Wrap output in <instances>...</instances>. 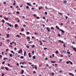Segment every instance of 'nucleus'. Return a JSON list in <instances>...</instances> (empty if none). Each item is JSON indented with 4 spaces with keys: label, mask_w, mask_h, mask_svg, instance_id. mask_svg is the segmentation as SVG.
Returning a JSON list of instances; mask_svg holds the SVG:
<instances>
[{
    "label": "nucleus",
    "mask_w": 76,
    "mask_h": 76,
    "mask_svg": "<svg viewBox=\"0 0 76 76\" xmlns=\"http://www.w3.org/2000/svg\"><path fill=\"white\" fill-rule=\"evenodd\" d=\"M22 52H23V51H22V50L21 49L18 51V54H20V53H22Z\"/></svg>",
    "instance_id": "nucleus-1"
},
{
    "label": "nucleus",
    "mask_w": 76,
    "mask_h": 76,
    "mask_svg": "<svg viewBox=\"0 0 76 76\" xmlns=\"http://www.w3.org/2000/svg\"><path fill=\"white\" fill-rule=\"evenodd\" d=\"M28 57H29V58H31L32 57V56H31V55L30 53H28Z\"/></svg>",
    "instance_id": "nucleus-2"
},
{
    "label": "nucleus",
    "mask_w": 76,
    "mask_h": 76,
    "mask_svg": "<svg viewBox=\"0 0 76 76\" xmlns=\"http://www.w3.org/2000/svg\"><path fill=\"white\" fill-rule=\"evenodd\" d=\"M59 31H61V32H62V33H64V32H65L64 31H63V30L60 29Z\"/></svg>",
    "instance_id": "nucleus-3"
},
{
    "label": "nucleus",
    "mask_w": 76,
    "mask_h": 76,
    "mask_svg": "<svg viewBox=\"0 0 76 76\" xmlns=\"http://www.w3.org/2000/svg\"><path fill=\"white\" fill-rule=\"evenodd\" d=\"M4 19H5V20H8V18H7L5 17H4Z\"/></svg>",
    "instance_id": "nucleus-4"
},
{
    "label": "nucleus",
    "mask_w": 76,
    "mask_h": 76,
    "mask_svg": "<svg viewBox=\"0 0 76 76\" xmlns=\"http://www.w3.org/2000/svg\"><path fill=\"white\" fill-rule=\"evenodd\" d=\"M15 54H16L17 55L16 56V57H18V58L20 57V55H18L17 54V53H16Z\"/></svg>",
    "instance_id": "nucleus-5"
},
{
    "label": "nucleus",
    "mask_w": 76,
    "mask_h": 76,
    "mask_svg": "<svg viewBox=\"0 0 76 76\" xmlns=\"http://www.w3.org/2000/svg\"><path fill=\"white\" fill-rule=\"evenodd\" d=\"M27 5H28V6H32V4H31L29 3L28 2L27 3Z\"/></svg>",
    "instance_id": "nucleus-6"
},
{
    "label": "nucleus",
    "mask_w": 76,
    "mask_h": 76,
    "mask_svg": "<svg viewBox=\"0 0 76 76\" xmlns=\"http://www.w3.org/2000/svg\"><path fill=\"white\" fill-rule=\"evenodd\" d=\"M13 5H14V6H15V5H16V1L14 0V3H13Z\"/></svg>",
    "instance_id": "nucleus-7"
},
{
    "label": "nucleus",
    "mask_w": 76,
    "mask_h": 76,
    "mask_svg": "<svg viewBox=\"0 0 76 76\" xmlns=\"http://www.w3.org/2000/svg\"><path fill=\"white\" fill-rule=\"evenodd\" d=\"M26 54V51H24V56H25Z\"/></svg>",
    "instance_id": "nucleus-8"
},
{
    "label": "nucleus",
    "mask_w": 76,
    "mask_h": 76,
    "mask_svg": "<svg viewBox=\"0 0 76 76\" xmlns=\"http://www.w3.org/2000/svg\"><path fill=\"white\" fill-rule=\"evenodd\" d=\"M5 69L6 70H7L8 71H9V68L8 67H7L6 66L5 67Z\"/></svg>",
    "instance_id": "nucleus-9"
},
{
    "label": "nucleus",
    "mask_w": 76,
    "mask_h": 76,
    "mask_svg": "<svg viewBox=\"0 0 76 76\" xmlns=\"http://www.w3.org/2000/svg\"><path fill=\"white\" fill-rule=\"evenodd\" d=\"M43 9V7L42 6H41L40 7H39V10H41V9Z\"/></svg>",
    "instance_id": "nucleus-10"
},
{
    "label": "nucleus",
    "mask_w": 76,
    "mask_h": 76,
    "mask_svg": "<svg viewBox=\"0 0 76 76\" xmlns=\"http://www.w3.org/2000/svg\"><path fill=\"white\" fill-rule=\"evenodd\" d=\"M18 25L17 24H15V28H17V27H18Z\"/></svg>",
    "instance_id": "nucleus-11"
},
{
    "label": "nucleus",
    "mask_w": 76,
    "mask_h": 76,
    "mask_svg": "<svg viewBox=\"0 0 76 76\" xmlns=\"http://www.w3.org/2000/svg\"><path fill=\"white\" fill-rule=\"evenodd\" d=\"M56 28H57V29H58V30H59L60 29V28L58 27L57 26H56Z\"/></svg>",
    "instance_id": "nucleus-12"
},
{
    "label": "nucleus",
    "mask_w": 76,
    "mask_h": 76,
    "mask_svg": "<svg viewBox=\"0 0 76 76\" xmlns=\"http://www.w3.org/2000/svg\"><path fill=\"white\" fill-rule=\"evenodd\" d=\"M59 41L60 42H61V43H64V42H63V41H61V40H59Z\"/></svg>",
    "instance_id": "nucleus-13"
},
{
    "label": "nucleus",
    "mask_w": 76,
    "mask_h": 76,
    "mask_svg": "<svg viewBox=\"0 0 76 76\" xmlns=\"http://www.w3.org/2000/svg\"><path fill=\"white\" fill-rule=\"evenodd\" d=\"M26 64V63L25 61H24L22 63V64Z\"/></svg>",
    "instance_id": "nucleus-14"
},
{
    "label": "nucleus",
    "mask_w": 76,
    "mask_h": 76,
    "mask_svg": "<svg viewBox=\"0 0 76 76\" xmlns=\"http://www.w3.org/2000/svg\"><path fill=\"white\" fill-rule=\"evenodd\" d=\"M23 73H24V70L22 69V70L21 75H23Z\"/></svg>",
    "instance_id": "nucleus-15"
},
{
    "label": "nucleus",
    "mask_w": 76,
    "mask_h": 76,
    "mask_svg": "<svg viewBox=\"0 0 76 76\" xmlns=\"http://www.w3.org/2000/svg\"><path fill=\"white\" fill-rule=\"evenodd\" d=\"M39 42H40V45H42V43L41 42V41L40 40L39 41Z\"/></svg>",
    "instance_id": "nucleus-16"
},
{
    "label": "nucleus",
    "mask_w": 76,
    "mask_h": 76,
    "mask_svg": "<svg viewBox=\"0 0 76 76\" xmlns=\"http://www.w3.org/2000/svg\"><path fill=\"white\" fill-rule=\"evenodd\" d=\"M1 22H3V23H4L5 22V21H4V20H3V19H2V20H1Z\"/></svg>",
    "instance_id": "nucleus-17"
},
{
    "label": "nucleus",
    "mask_w": 76,
    "mask_h": 76,
    "mask_svg": "<svg viewBox=\"0 0 76 76\" xmlns=\"http://www.w3.org/2000/svg\"><path fill=\"white\" fill-rule=\"evenodd\" d=\"M4 69V66H3V67H1V70H3V69Z\"/></svg>",
    "instance_id": "nucleus-18"
},
{
    "label": "nucleus",
    "mask_w": 76,
    "mask_h": 76,
    "mask_svg": "<svg viewBox=\"0 0 76 76\" xmlns=\"http://www.w3.org/2000/svg\"><path fill=\"white\" fill-rule=\"evenodd\" d=\"M33 59H35L36 58V56H33Z\"/></svg>",
    "instance_id": "nucleus-19"
},
{
    "label": "nucleus",
    "mask_w": 76,
    "mask_h": 76,
    "mask_svg": "<svg viewBox=\"0 0 76 76\" xmlns=\"http://www.w3.org/2000/svg\"><path fill=\"white\" fill-rule=\"evenodd\" d=\"M7 38H9V34H7Z\"/></svg>",
    "instance_id": "nucleus-20"
},
{
    "label": "nucleus",
    "mask_w": 76,
    "mask_h": 76,
    "mask_svg": "<svg viewBox=\"0 0 76 76\" xmlns=\"http://www.w3.org/2000/svg\"><path fill=\"white\" fill-rule=\"evenodd\" d=\"M69 75L70 76H71V75H72V76H74V75H73V74H72V73H69Z\"/></svg>",
    "instance_id": "nucleus-21"
},
{
    "label": "nucleus",
    "mask_w": 76,
    "mask_h": 76,
    "mask_svg": "<svg viewBox=\"0 0 76 76\" xmlns=\"http://www.w3.org/2000/svg\"><path fill=\"white\" fill-rule=\"evenodd\" d=\"M17 37H18V38H20V36L19 35H17L16 36Z\"/></svg>",
    "instance_id": "nucleus-22"
},
{
    "label": "nucleus",
    "mask_w": 76,
    "mask_h": 76,
    "mask_svg": "<svg viewBox=\"0 0 76 76\" xmlns=\"http://www.w3.org/2000/svg\"><path fill=\"white\" fill-rule=\"evenodd\" d=\"M10 56L11 57H13V55L12 54H10Z\"/></svg>",
    "instance_id": "nucleus-23"
},
{
    "label": "nucleus",
    "mask_w": 76,
    "mask_h": 76,
    "mask_svg": "<svg viewBox=\"0 0 76 76\" xmlns=\"http://www.w3.org/2000/svg\"><path fill=\"white\" fill-rule=\"evenodd\" d=\"M51 63H56V61H51Z\"/></svg>",
    "instance_id": "nucleus-24"
},
{
    "label": "nucleus",
    "mask_w": 76,
    "mask_h": 76,
    "mask_svg": "<svg viewBox=\"0 0 76 76\" xmlns=\"http://www.w3.org/2000/svg\"><path fill=\"white\" fill-rule=\"evenodd\" d=\"M64 3H67V1L64 0L63 1Z\"/></svg>",
    "instance_id": "nucleus-25"
},
{
    "label": "nucleus",
    "mask_w": 76,
    "mask_h": 76,
    "mask_svg": "<svg viewBox=\"0 0 76 76\" xmlns=\"http://www.w3.org/2000/svg\"><path fill=\"white\" fill-rule=\"evenodd\" d=\"M20 31L21 32H23L24 31V30H23V29L21 28L20 29Z\"/></svg>",
    "instance_id": "nucleus-26"
},
{
    "label": "nucleus",
    "mask_w": 76,
    "mask_h": 76,
    "mask_svg": "<svg viewBox=\"0 0 76 76\" xmlns=\"http://www.w3.org/2000/svg\"><path fill=\"white\" fill-rule=\"evenodd\" d=\"M11 52L12 53H13V54H15V52H13V50H11Z\"/></svg>",
    "instance_id": "nucleus-27"
},
{
    "label": "nucleus",
    "mask_w": 76,
    "mask_h": 76,
    "mask_svg": "<svg viewBox=\"0 0 76 76\" xmlns=\"http://www.w3.org/2000/svg\"><path fill=\"white\" fill-rule=\"evenodd\" d=\"M26 34L27 35H29V34H30V33L29 32L27 31L26 32Z\"/></svg>",
    "instance_id": "nucleus-28"
},
{
    "label": "nucleus",
    "mask_w": 76,
    "mask_h": 76,
    "mask_svg": "<svg viewBox=\"0 0 76 76\" xmlns=\"http://www.w3.org/2000/svg\"><path fill=\"white\" fill-rule=\"evenodd\" d=\"M73 50H75V51L76 52V48L75 47H74V48L73 49Z\"/></svg>",
    "instance_id": "nucleus-29"
},
{
    "label": "nucleus",
    "mask_w": 76,
    "mask_h": 76,
    "mask_svg": "<svg viewBox=\"0 0 76 76\" xmlns=\"http://www.w3.org/2000/svg\"><path fill=\"white\" fill-rule=\"evenodd\" d=\"M27 39H30V37L29 36H28L26 37Z\"/></svg>",
    "instance_id": "nucleus-30"
},
{
    "label": "nucleus",
    "mask_w": 76,
    "mask_h": 76,
    "mask_svg": "<svg viewBox=\"0 0 76 76\" xmlns=\"http://www.w3.org/2000/svg\"><path fill=\"white\" fill-rule=\"evenodd\" d=\"M7 59H8V58H4V60H7Z\"/></svg>",
    "instance_id": "nucleus-31"
},
{
    "label": "nucleus",
    "mask_w": 76,
    "mask_h": 76,
    "mask_svg": "<svg viewBox=\"0 0 76 76\" xmlns=\"http://www.w3.org/2000/svg\"><path fill=\"white\" fill-rule=\"evenodd\" d=\"M69 62L71 64H72V65L73 64V63H72V62H71V61H69Z\"/></svg>",
    "instance_id": "nucleus-32"
},
{
    "label": "nucleus",
    "mask_w": 76,
    "mask_h": 76,
    "mask_svg": "<svg viewBox=\"0 0 76 76\" xmlns=\"http://www.w3.org/2000/svg\"><path fill=\"white\" fill-rule=\"evenodd\" d=\"M56 54H58V51H56Z\"/></svg>",
    "instance_id": "nucleus-33"
},
{
    "label": "nucleus",
    "mask_w": 76,
    "mask_h": 76,
    "mask_svg": "<svg viewBox=\"0 0 76 76\" xmlns=\"http://www.w3.org/2000/svg\"><path fill=\"white\" fill-rule=\"evenodd\" d=\"M23 4H21L20 6V7H23Z\"/></svg>",
    "instance_id": "nucleus-34"
},
{
    "label": "nucleus",
    "mask_w": 76,
    "mask_h": 76,
    "mask_svg": "<svg viewBox=\"0 0 76 76\" xmlns=\"http://www.w3.org/2000/svg\"><path fill=\"white\" fill-rule=\"evenodd\" d=\"M40 19V18H39V17H37V19Z\"/></svg>",
    "instance_id": "nucleus-35"
},
{
    "label": "nucleus",
    "mask_w": 76,
    "mask_h": 76,
    "mask_svg": "<svg viewBox=\"0 0 76 76\" xmlns=\"http://www.w3.org/2000/svg\"><path fill=\"white\" fill-rule=\"evenodd\" d=\"M63 46H64V47H66V44L65 43H64V45H63Z\"/></svg>",
    "instance_id": "nucleus-36"
},
{
    "label": "nucleus",
    "mask_w": 76,
    "mask_h": 76,
    "mask_svg": "<svg viewBox=\"0 0 76 76\" xmlns=\"http://www.w3.org/2000/svg\"><path fill=\"white\" fill-rule=\"evenodd\" d=\"M20 58H24V57L23 56H21L20 57Z\"/></svg>",
    "instance_id": "nucleus-37"
},
{
    "label": "nucleus",
    "mask_w": 76,
    "mask_h": 76,
    "mask_svg": "<svg viewBox=\"0 0 76 76\" xmlns=\"http://www.w3.org/2000/svg\"><path fill=\"white\" fill-rule=\"evenodd\" d=\"M34 68H35V69H36V70H37V69H38V68L35 66H34Z\"/></svg>",
    "instance_id": "nucleus-38"
},
{
    "label": "nucleus",
    "mask_w": 76,
    "mask_h": 76,
    "mask_svg": "<svg viewBox=\"0 0 76 76\" xmlns=\"http://www.w3.org/2000/svg\"><path fill=\"white\" fill-rule=\"evenodd\" d=\"M58 37H60L61 36V35H60V34H58Z\"/></svg>",
    "instance_id": "nucleus-39"
},
{
    "label": "nucleus",
    "mask_w": 76,
    "mask_h": 76,
    "mask_svg": "<svg viewBox=\"0 0 76 76\" xmlns=\"http://www.w3.org/2000/svg\"><path fill=\"white\" fill-rule=\"evenodd\" d=\"M44 50H47V48H44Z\"/></svg>",
    "instance_id": "nucleus-40"
},
{
    "label": "nucleus",
    "mask_w": 76,
    "mask_h": 76,
    "mask_svg": "<svg viewBox=\"0 0 76 76\" xmlns=\"http://www.w3.org/2000/svg\"><path fill=\"white\" fill-rule=\"evenodd\" d=\"M45 13L46 15H47V12H45Z\"/></svg>",
    "instance_id": "nucleus-41"
},
{
    "label": "nucleus",
    "mask_w": 76,
    "mask_h": 76,
    "mask_svg": "<svg viewBox=\"0 0 76 76\" xmlns=\"http://www.w3.org/2000/svg\"><path fill=\"white\" fill-rule=\"evenodd\" d=\"M67 53H68L69 54H70V52L67 51Z\"/></svg>",
    "instance_id": "nucleus-42"
},
{
    "label": "nucleus",
    "mask_w": 76,
    "mask_h": 76,
    "mask_svg": "<svg viewBox=\"0 0 76 76\" xmlns=\"http://www.w3.org/2000/svg\"><path fill=\"white\" fill-rule=\"evenodd\" d=\"M29 7L28 6H26V9H29Z\"/></svg>",
    "instance_id": "nucleus-43"
},
{
    "label": "nucleus",
    "mask_w": 76,
    "mask_h": 76,
    "mask_svg": "<svg viewBox=\"0 0 76 76\" xmlns=\"http://www.w3.org/2000/svg\"><path fill=\"white\" fill-rule=\"evenodd\" d=\"M17 14H19V11H17L16 12Z\"/></svg>",
    "instance_id": "nucleus-44"
},
{
    "label": "nucleus",
    "mask_w": 76,
    "mask_h": 76,
    "mask_svg": "<svg viewBox=\"0 0 76 76\" xmlns=\"http://www.w3.org/2000/svg\"><path fill=\"white\" fill-rule=\"evenodd\" d=\"M5 63V62L3 61L2 62V64H4Z\"/></svg>",
    "instance_id": "nucleus-45"
},
{
    "label": "nucleus",
    "mask_w": 76,
    "mask_h": 76,
    "mask_svg": "<svg viewBox=\"0 0 76 76\" xmlns=\"http://www.w3.org/2000/svg\"><path fill=\"white\" fill-rule=\"evenodd\" d=\"M2 76H4V73H2Z\"/></svg>",
    "instance_id": "nucleus-46"
},
{
    "label": "nucleus",
    "mask_w": 76,
    "mask_h": 76,
    "mask_svg": "<svg viewBox=\"0 0 76 76\" xmlns=\"http://www.w3.org/2000/svg\"><path fill=\"white\" fill-rule=\"evenodd\" d=\"M35 47V45H32V48H34Z\"/></svg>",
    "instance_id": "nucleus-47"
},
{
    "label": "nucleus",
    "mask_w": 76,
    "mask_h": 76,
    "mask_svg": "<svg viewBox=\"0 0 76 76\" xmlns=\"http://www.w3.org/2000/svg\"><path fill=\"white\" fill-rule=\"evenodd\" d=\"M60 57H63V55H61Z\"/></svg>",
    "instance_id": "nucleus-48"
},
{
    "label": "nucleus",
    "mask_w": 76,
    "mask_h": 76,
    "mask_svg": "<svg viewBox=\"0 0 76 76\" xmlns=\"http://www.w3.org/2000/svg\"><path fill=\"white\" fill-rule=\"evenodd\" d=\"M69 63H70L69 62V61L66 62V64H69Z\"/></svg>",
    "instance_id": "nucleus-49"
},
{
    "label": "nucleus",
    "mask_w": 76,
    "mask_h": 76,
    "mask_svg": "<svg viewBox=\"0 0 76 76\" xmlns=\"http://www.w3.org/2000/svg\"><path fill=\"white\" fill-rule=\"evenodd\" d=\"M58 14L61 16L62 15V14H61V12L59 13Z\"/></svg>",
    "instance_id": "nucleus-50"
},
{
    "label": "nucleus",
    "mask_w": 76,
    "mask_h": 76,
    "mask_svg": "<svg viewBox=\"0 0 76 76\" xmlns=\"http://www.w3.org/2000/svg\"><path fill=\"white\" fill-rule=\"evenodd\" d=\"M51 29H52V30L54 29V27H51Z\"/></svg>",
    "instance_id": "nucleus-51"
},
{
    "label": "nucleus",
    "mask_w": 76,
    "mask_h": 76,
    "mask_svg": "<svg viewBox=\"0 0 76 76\" xmlns=\"http://www.w3.org/2000/svg\"><path fill=\"white\" fill-rule=\"evenodd\" d=\"M45 9H48V7H47V6L45 7Z\"/></svg>",
    "instance_id": "nucleus-52"
},
{
    "label": "nucleus",
    "mask_w": 76,
    "mask_h": 76,
    "mask_svg": "<svg viewBox=\"0 0 76 76\" xmlns=\"http://www.w3.org/2000/svg\"><path fill=\"white\" fill-rule=\"evenodd\" d=\"M52 75L53 76H54V73L53 72H52Z\"/></svg>",
    "instance_id": "nucleus-53"
},
{
    "label": "nucleus",
    "mask_w": 76,
    "mask_h": 76,
    "mask_svg": "<svg viewBox=\"0 0 76 76\" xmlns=\"http://www.w3.org/2000/svg\"><path fill=\"white\" fill-rule=\"evenodd\" d=\"M48 19H47L46 20V22L48 23Z\"/></svg>",
    "instance_id": "nucleus-54"
},
{
    "label": "nucleus",
    "mask_w": 76,
    "mask_h": 76,
    "mask_svg": "<svg viewBox=\"0 0 76 76\" xmlns=\"http://www.w3.org/2000/svg\"><path fill=\"white\" fill-rule=\"evenodd\" d=\"M72 43L73 44H75V42H72Z\"/></svg>",
    "instance_id": "nucleus-55"
},
{
    "label": "nucleus",
    "mask_w": 76,
    "mask_h": 76,
    "mask_svg": "<svg viewBox=\"0 0 76 76\" xmlns=\"http://www.w3.org/2000/svg\"><path fill=\"white\" fill-rule=\"evenodd\" d=\"M32 54H34V53H35V52L34 51H33L32 52Z\"/></svg>",
    "instance_id": "nucleus-56"
},
{
    "label": "nucleus",
    "mask_w": 76,
    "mask_h": 76,
    "mask_svg": "<svg viewBox=\"0 0 76 76\" xmlns=\"http://www.w3.org/2000/svg\"><path fill=\"white\" fill-rule=\"evenodd\" d=\"M32 43V41H30L28 42V44H31Z\"/></svg>",
    "instance_id": "nucleus-57"
},
{
    "label": "nucleus",
    "mask_w": 76,
    "mask_h": 76,
    "mask_svg": "<svg viewBox=\"0 0 76 76\" xmlns=\"http://www.w3.org/2000/svg\"><path fill=\"white\" fill-rule=\"evenodd\" d=\"M26 47L27 48H29V46H27Z\"/></svg>",
    "instance_id": "nucleus-58"
},
{
    "label": "nucleus",
    "mask_w": 76,
    "mask_h": 76,
    "mask_svg": "<svg viewBox=\"0 0 76 76\" xmlns=\"http://www.w3.org/2000/svg\"><path fill=\"white\" fill-rule=\"evenodd\" d=\"M3 4H6V2H4L3 3Z\"/></svg>",
    "instance_id": "nucleus-59"
},
{
    "label": "nucleus",
    "mask_w": 76,
    "mask_h": 76,
    "mask_svg": "<svg viewBox=\"0 0 76 76\" xmlns=\"http://www.w3.org/2000/svg\"><path fill=\"white\" fill-rule=\"evenodd\" d=\"M34 16H37V15L35 14H34L33 15Z\"/></svg>",
    "instance_id": "nucleus-60"
},
{
    "label": "nucleus",
    "mask_w": 76,
    "mask_h": 76,
    "mask_svg": "<svg viewBox=\"0 0 76 76\" xmlns=\"http://www.w3.org/2000/svg\"><path fill=\"white\" fill-rule=\"evenodd\" d=\"M52 56L53 57H54V54H52Z\"/></svg>",
    "instance_id": "nucleus-61"
},
{
    "label": "nucleus",
    "mask_w": 76,
    "mask_h": 76,
    "mask_svg": "<svg viewBox=\"0 0 76 76\" xmlns=\"http://www.w3.org/2000/svg\"><path fill=\"white\" fill-rule=\"evenodd\" d=\"M34 34L35 35H37L38 34V33H37L35 32V33H34Z\"/></svg>",
    "instance_id": "nucleus-62"
},
{
    "label": "nucleus",
    "mask_w": 76,
    "mask_h": 76,
    "mask_svg": "<svg viewBox=\"0 0 76 76\" xmlns=\"http://www.w3.org/2000/svg\"><path fill=\"white\" fill-rule=\"evenodd\" d=\"M2 57V56L1 55H0V58H1Z\"/></svg>",
    "instance_id": "nucleus-63"
},
{
    "label": "nucleus",
    "mask_w": 76,
    "mask_h": 76,
    "mask_svg": "<svg viewBox=\"0 0 76 76\" xmlns=\"http://www.w3.org/2000/svg\"><path fill=\"white\" fill-rule=\"evenodd\" d=\"M43 19H45V17H43Z\"/></svg>",
    "instance_id": "nucleus-64"
}]
</instances>
